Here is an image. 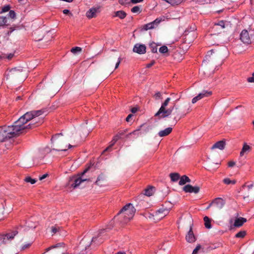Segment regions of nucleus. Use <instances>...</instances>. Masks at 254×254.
Wrapping results in <instances>:
<instances>
[{
  "instance_id": "f257e3e1",
  "label": "nucleus",
  "mask_w": 254,
  "mask_h": 254,
  "mask_svg": "<svg viewBox=\"0 0 254 254\" xmlns=\"http://www.w3.org/2000/svg\"><path fill=\"white\" fill-rule=\"evenodd\" d=\"M43 113L42 110L27 112L15 121L13 125L0 127V141H4L39 126L43 122V120L36 118Z\"/></svg>"
},
{
  "instance_id": "f03ea898",
  "label": "nucleus",
  "mask_w": 254,
  "mask_h": 254,
  "mask_svg": "<svg viewBox=\"0 0 254 254\" xmlns=\"http://www.w3.org/2000/svg\"><path fill=\"white\" fill-rule=\"evenodd\" d=\"M170 101V97L167 98L162 103L155 116L159 117V118H164L172 115L173 118V124L175 125L182 118L184 117L191 111V106L190 104H186L185 105L184 109L181 111L176 103H174L172 106L167 108V107Z\"/></svg>"
},
{
  "instance_id": "7ed1b4c3",
  "label": "nucleus",
  "mask_w": 254,
  "mask_h": 254,
  "mask_svg": "<svg viewBox=\"0 0 254 254\" xmlns=\"http://www.w3.org/2000/svg\"><path fill=\"white\" fill-rule=\"evenodd\" d=\"M51 140L53 149L58 151H65L72 146L70 144L67 146V142L62 133L55 134L52 137Z\"/></svg>"
},
{
  "instance_id": "20e7f679",
  "label": "nucleus",
  "mask_w": 254,
  "mask_h": 254,
  "mask_svg": "<svg viewBox=\"0 0 254 254\" xmlns=\"http://www.w3.org/2000/svg\"><path fill=\"white\" fill-rule=\"evenodd\" d=\"M135 211L136 210L132 204L128 203L120 211L118 215H120L123 218L122 222L123 223H127L132 219Z\"/></svg>"
},
{
  "instance_id": "39448f33",
  "label": "nucleus",
  "mask_w": 254,
  "mask_h": 254,
  "mask_svg": "<svg viewBox=\"0 0 254 254\" xmlns=\"http://www.w3.org/2000/svg\"><path fill=\"white\" fill-rule=\"evenodd\" d=\"M88 168L85 169L83 172L77 176H73L70 177L66 184V187L68 189H75L79 186V185L83 182L89 181L88 179L83 178V175L88 171Z\"/></svg>"
},
{
  "instance_id": "423d86ee",
  "label": "nucleus",
  "mask_w": 254,
  "mask_h": 254,
  "mask_svg": "<svg viewBox=\"0 0 254 254\" xmlns=\"http://www.w3.org/2000/svg\"><path fill=\"white\" fill-rule=\"evenodd\" d=\"M241 41L245 44H251L254 42V30L250 29L249 31L243 30L240 34Z\"/></svg>"
},
{
  "instance_id": "0eeeda50",
  "label": "nucleus",
  "mask_w": 254,
  "mask_h": 254,
  "mask_svg": "<svg viewBox=\"0 0 254 254\" xmlns=\"http://www.w3.org/2000/svg\"><path fill=\"white\" fill-rule=\"evenodd\" d=\"M9 77L15 78L20 80H24L27 77L26 74L22 69L12 68L7 73Z\"/></svg>"
},
{
  "instance_id": "6e6552de",
  "label": "nucleus",
  "mask_w": 254,
  "mask_h": 254,
  "mask_svg": "<svg viewBox=\"0 0 254 254\" xmlns=\"http://www.w3.org/2000/svg\"><path fill=\"white\" fill-rule=\"evenodd\" d=\"M17 234L18 231L14 230L5 234H0V245L1 244H6L8 241L12 240Z\"/></svg>"
},
{
  "instance_id": "1a4fd4ad",
  "label": "nucleus",
  "mask_w": 254,
  "mask_h": 254,
  "mask_svg": "<svg viewBox=\"0 0 254 254\" xmlns=\"http://www.w3.org/2000/svg\"><path fill=\"white\" fill-rule=\"evenodd\" d=\"M169 213L168 209L166 208H160L156 211L152 217L155 222H157L166 216Z\"/></svg>"
},
{
  "instance_id": "9d476101",
  "label": "nucleus",
  "mask_w": 254,
  "mask_h": 254,
  "mask_svg": "<svg viewBox=\"0 0 254 254\" xmlns=\"http://www.w3.org/2000/svg\"><path fill=\"white\" fill-rule=\"evenodd\" d=\"M253 185H244L242 187V193L244 199L249 197V196L252 195L254 192V190L253 189Z\"/></svg>"
},
{
  "instance_id": "9b49d317",
  "label": "nucleus",
  "mask_w": 254,
  "mask_h": 254,
  "mask_svg": "<svg viewBox=\"0 0 254 254\" xmlns=\"http://www.w3.org/2000/svg\"><path fill=\"white\" fill-rule=\"evenodd\" d=\"M100 6L93 7L89 9L86 13V16L89 19H91L97 16V14L100 12Z\"/></svg>"
},
{
  "instance_id": "f8f14e48",
  "label": "nucleus",
  "mask_w": 254,
  "mask_h": 254,
  "mask_svg": "<svg viewBox=\"0 0 254 254\" xmlns=\"http://www.w3.org/2000/svg\"><path fill=\"white\" fill-rule=\"evenodd\" d=\"M183 190L186 192L197 193L199 191L200 188L198 186L193 187L190 185H187L184 187Z\"/></svg>"
},
{
  "instance_id": "ddd939ff",
  "label": "nucleus",
  "mask_w": 254,
  "mask_h": 254,
  "mask_svg": "<svg viewBox=\"0 0 254 254\" xmlns=\"http://www.w3.org/2000/svg\"><path fill=\"white\" fill-rule=\"evenodd\" d=\"M133 51L139 54H143L146 52V46L143 44H136L133 48Z\"/></svg>"
},
{
  "instance_id": "4468645a",
  "label": "nucleus",
  "mask_w": 254,
  "mask_h": 254,
  "mask_svg": "<svg viewBox=\"0 0 254 254\" xmlns=\"http://www.w3.org/2000/svg\"><path fill=\"white\" fill-rule=\"evenodd\" d=\"M214 205L219 209H222L225 204V200L220 197H217L215 198L213 200Z\"/></svg>"
},
{
  "instance_id": "2eb2a0df",
  "label": "nucleus",
  "mask_w": 254,
  "mask_h": 254,
  "mask_svg": "<svg viewBox=\"0 0 254 254\" xmlns=\"http://www.w3.org/2000/svg\"><path fill=\"white\" fill-rule=\"evenodd\" d=\"M226 145V141L225 140H220L216 142L211 147V149H219L220 150H223L225 148Z\"/></svg>"
},
{
  "instance_id": "dca6fc26",
  "label": "nucleus",
  "mask_w": 254,
  "mask_h": 254,
  "mask_svg": "<svg viewBox=\"0 0 254 254\" xmlns=\"http://www.w3.org/2000/svg\"><path fill=\"white\" fill-rule=\"evenodd\" d=\"M186 239L189 243H193L195 241L196 239L192 232V227L190 228L188 234L186 235Z\"/></svg>"
},
{
  "instance_id": "f3484780",
  "label": "nucleus",
  "mask_w": 254,
  "mask_h": 254,
  "mask_svg": "<svg viewBox=\"0 0 254 254\" xmlns=\"http://www.w3.org/2000/svg\"><path fill=\"white\" fill-rule=\"evenodd\" d=\"M106 181V177L105 175L103 173H101L99 175L96 181L95 182V185L102 187L103 186V183Z\"/></svg>"
},
{
  "instance_id": "a211bd4d",
  "label": "nucleus",
  "mask_w": 254,
  "mask_h": 254,
  "mask_svg": "<svg viewBox=\"0 0 254 254\" xmlns=\"http://www.w3.org/2000/svg\"><path fill=\"white\" fill-rule=\"evenodd\" d=\"M215 26H220L221 28L231 27V23L229 21L221 20L214 24Z\"/></svg>"
},
{
  "instance_id": "6ab92c4d",
  "label": "nucleus",
  "mask_w": 254,
  "mask_h": 254,
  "mask_svg": "<svg viewBox=\"0 0 254 254\" xmlns=\"http://www.w3.org/2000/svg\"><path fill=\"white\" fill-rule=\"evenodd\" d=\"M247 221V219L243 217L237 218L234 222V226L236 227L242 226Z\"/></svg>"
},
{
  "instance_id": "aec40b11",
  "label": "nucleus",
  "mask_w": 254,
  "mask_h": 254,
  "mask_svg": "<svg viewBox=\"0 0 254 254\" xmlns=\"http://www.w3.org/2000/svg\"><path fill=\"white\" fill-rule=\"evenodd\" d=\"M172 131V127H168L165 129L164 130H161L159 132L158 135L160 137H163L169 135Z\"/></svg>"
},
{
  "instance_id": "412c9836",
  "label": "nucleus",
  "mask_w": 254,
  "mask_h": 254,
  "mask_svg": "<svg viewBox=\"0 0 254 254\" xmlns=\"http://www.w3.org/2000/svg\"><path fill=\"white\" fill-rule=\"evenodd\" d=\"M251 149L250 146L248 145L246 143H245L243 145V148L240 152V155L241 156H244L245 153L250 151Z\"/></svg>"
},
{
  "instance_id": "4be33fe9",
  "label": "nucleus",
  "mask_w": 254,
  "mask_h": 254,
  "mask_svg": "<svg viewBox=\"0 0 254 254\" xmlns=\"http://www.w3.org/2000/svg\"><path fill=\"white\" fill-rule=\"evenodd\" d=\"M190 182V178L186 175H183L180 178L179 184L181 186H182L185 185L187 183Z\"/></svg>"
},
{
  "instance_id": "5701e85b",
  "label": "nucleus",
  "mask_w": 254,
  "mask_h": 254,
  "mask_svg": "<svg viewBox=\"0 0 254 254\" xmlns=\"http://www.w3.org/2000/svg\"><path fill=\"white\" fill-rule=\"evenodd\" d=\"M121 138V137L120 136V135L118 134H117L115 136H114L113 139H112V140L111 142V145L109 147L106 148V149L104 150V152H105V151L108 150Z\"/></svg>"
},
{
  "instance_id": "b1692460",
  "label": "nucleus",
  "mask_w": 254,
  "mask_h": 254,
  "mask_svg": "<svg viewBox=\"0 0 254 254\" xmlns=\"http://www.w3.org/2000/svg\"><path fill=\"white\" fill-rule=\"evenodd\" d=\"M127 16L126 13L123 10H119L115 12L114 16L119 17L121 19H124Z\"/></svg>"
},
{
  "instance_id": "393cba45",
  "label": "nucleus",
  "mask_w": 254,
  "mask_h": 254,
  "mask_svg": "<svg viewBox=\"0 0 254 254\" xmlns=\"http://www.w3.org/2000/svg\"><path fill=\"white\" fill-rule=\"evenodd\" d=\"M170 177L172 181L176 182L180 179V176L179 173H173L170 174Z\"/></svg>"
},
{
  "instance_id": "a878e982",
  "label": "nucleus",
  "mask_w": 254,
  "mask_h": 254,
  "mask_svg": "<svg viewBox=\"0 0 254 254\" xmlns=\"http://www.w3.org/2000/svg\"><path fill=\"white\" fill-rule=\"evenodd\" d=\"M212 94L211 91H203L201 93H199L198 96H199L200 99L204 97H208Z\"/></svg>"
},
{
  "instance_id": "bb28decb",
  "label": "nucleus",
  "mask_w": 254,
  "mask_h": 254,
  "mask_svg": "<svg viewBox=\"0 0 254 254\" xmlns=\"http://www.w3.org/2000/svg\"><path fill=\"white\" fill-rule=\"evenodd\" d=\"M204 221L205 227L207 229H210L211 227L210 219L207 216H205L203 218Z\"/></svg>"
},
{
  "instance_id": "cd10ccee",
  "label": "nucleus",
  "mask_w": 254,
  "mask_h": 254,
  "mask_svg": "<svg viewBox=\"0 0 254 254\" xmlns=\"http://www.w3.org/2000/svg\"><path fill=\"white\" fill-rule=\"evenodd\" d=\"M140 134H141V133L139 131V129H136V130H135L127 134L126 137L127 138H128L131 135H134L135 136V137H138V136H139Z\"/></svg>"
},
{
  "instance_id": "c85d7f7f",
  "label": "nucleus",
  "mask_w": 254,
  "mask_h": 254,
  "mask_svg": "<svg viewBox=\"0 0 254 254\" xmlns=\"http://www.w3.org/2000/svg\"><path fill=\"white\" fill-rule=\"evenodd\" d=\"M51 229V232L53 233V235H54L57 233V232H59L61 229V227L57 225H55L54 226H52Z\"/></svg>"
},
{
  "instance_id": "c756f323",
  "label": "nucleus",
  "mask_w": 254,
  "mask_h": 254,
  "mask_svg": "<svg viewBox=\"0 0 254 254\" xmlns=\"http://www.w3.org/2000/svg\"><path fill=\"white\" fill-rule=\"evenodd\" d=\"M223 182L224 184H225L226 185H230V184L234 185L236 183V180H231L229 178H225L223 180Z\"/></svg>"
},
{
  "instance_id": "7c9ffc66",
  "label": "nucleus",
  "mask_w": 254,
  "mask_h": 254,
  "mask_svg": "<svg viewBox=\"0 0 254 254\" xmlns=\"http://www.w3.org/2000/svg\"><path fill=\"white\" fill-rule=\"evenodd\" d=\"M155 27V25H154L153 23L152 22H150L149 23L145 24L143 28L144 30H147L149 29H151L154 28Z\"/></svg>"
},
{
  "instance_id": "2f4dec72",
  "label": "nucleus",
  "mask_w": 254,
  "mask_h": 254,
  "mask_svg": "<svg viewBox=\"0 0 254 254\" xmlns=\"http://www.w3.org/2000/svg\"><path fill=\"white\" fill-rule=\"evenodd\" d=\"M149 47L151 49V51L152 53H157V45L154 43H151L149 45Z\"/></svg>"
},
{
  "instance_id": "473e14b6",
  "label": "nucleus",
  "mask_w": 254,
  "mask_h": 254,
  "mask_svg": "<svg viewBox=\"0 0 254 254\" xmlns=\"http://www.w3.org/2000/svg\"><path fill=\"white\" fill-rule=\"evenodd\" d=\"M24 181L26 182V183H29L31 184H34L37 182V180L31 178L30 177L28 176L25 177V178L24 179Z\"/></svg>"
},
{
  "instance_id": "72a5a7b5",
  "label": "nucleus",
  "mask_w": 254,
  "mask_h": 254,
  "mask_svg": "<svg viewBox=\"0 0 254 254\" xmlns=\"http://www.w3.org/2000/svg\"><path fill=\"white\" fill-rule=\"evenodd\" d=\"M246 235V232L245 231H241L237 233L235 235L236 238H243Z\"/></svg>"
},
{
  "instance_id": "f704fd0d",
  "label": "nucleus",
  "mask_w": 254,
  "mask_h": 254,
  "mask_svg": "<svg viewBox=\"0 0 254 254\" xmlns=\"http://www.w3.org/2000/svg\"><path fill=\"white\" fill-rule=\"evenodd\" d=\"M153 187H150L145 190V195L147 196H151L153 194Z\"/></svg>"
},
{
  "instance_id": "c9c22d12",
  "label": "nucleus",
  "mask_w": 254,
  "mask_h": 254,
  "mask_svg": "<svg viewBox=\"0 0 254 254\" xmlns=\"http://www.w3.org/2000/svg\"><path fill=\"white\" fill-rule=\"evenodd\" d=\"M7 19L6 17L0 16V26H2L6 25Z\"/></svg>"
},
{
  "instance_id": "e433bc0d",
  "label": "nucleus",
  "mask_w": 254,
  "mask_h": 254,
  "mask_svg": "<svg viewBox=\"0 0 254 254\" xmlns=\"http://www.w3.org/2000/svg\"><path fill=\"white\" fill-rule=\"evenodd\" d=\"M10 9V6L9 5H4L3 7H2L1 10L0 12V13H2L4 12H7V11H9Z\"/></svg>"
},
{
  "instance_id": "4c0bfd02",
  "label": "nucleus",
  "mask_w": 254,
  "mask_h": 254,
  "mask_svg": "<svg viewBox=\"0 0 254 254\" xmlns=\"http://www.w3.org/2000/svg\"><path fill=\"white\" fill-rule=\"evenodd\" d=\"M159 51L162 54H165L168 52V49L167 46H163L160 48Z\"/></svg>"
},
{
  "instance_id": "58836bf2",
  "label": "nucleus",
  "mask_w": 254,
  "mask_h": 254,
  "mask_svg": "<svg viewBox=\"0 0 254 254\" xmlns=\"http://www.w3.org/2000/svg\"><path fill=\"white\" fill-rule=\"evenodd\" d=\"M82 50V49L80 47H75L72 48L71 49V52H72L73 54H76L77 52H80Z\"/></svg>"
},
{
  "instance_id": "ea45409f",
  "label": "nucleus",
  "mask_w": 254,
  "mask_h": 254,
  "mask_svg": "<svg viewBox=\"0 0 254 254\" xmlns=\"http://www.w3.org/2000/svg\"><path fill=\"white\" fill-rule=\"evenodd\" d=\"M154 98L155 100H157L159 99H162V95L161 92H157L154 95Z\"/></svg>"
},
{
  "instance_id": "a19ab883",
  "label": "nucleus",
  "mask_w": 254,
  "mask_h": 254,
  "mask_svg": "<svg viewBox=\"0 0 254 254\" xmlns=\"http://www.w3.org/2000/svg\"><path fill=\"white\" fill-rule=\"evenodd\" d=\"M8 16L11 19H14L16 17V13L14 10H9Z\"/></svg>"
},
{
  "instance_id": "79ce46f5",
  "label": "nucleus",
  "mask_w": 254,
  "mask_h": 254,
  "mask_svg": "<svg viewBox=\"0 0 254 254\" xmlns=\"http://www.w3.org/2000/svg\"><path fill=\"white\" fill-rule=\"evenodd\" d=\"M62 245V244L59 243V244H56L55 245L52 246L51 247H49L48 248H47L46 249V252H48V251H50L52 249H54V248H57V247H59L61 246Z\"/></svg>"
},
{
  "instance_id": "37998d69",
  "label": "nucleus",
  "mask_w": 254,
  "mask_h": 254,
  "mask_svg": "<svg viewBox=\"0 0 254 254\" xmlns=\"http://www.w3.org/2000/svg\"><path fill=\"white\" fill-rule=\"evenodd\" d=\"M131 11L133 13H137L140 11V7L138 6H135L131 8Z\"/></svg>"
},
{
  "instance_id": "c03bdc74",
  "label": "nucleus",
  "mask_w": 254,
  "mask_h": 254,
  "mask_svg": "<svg viewBox=\"0 0 254 254\" xmlns=\"http://www.w3.org/2000/svg\"><path fill=\"white\" fill-rule=\"evenodd\" d=\"M31 245H32V243H29L24 244V245H23L22 246L21 250H25L27 249H28L29 248H30V247L31 246Z\"/></svg>"
},
{
  "instance_id": "a18cd8bd",
  "label": "nucleus",
  "mask_w": 254,
  "mask_h": 254,
  "mask_svg": "<svg viewBox=\"0 0 254 254\" xmlns=\"http://www.w3.org/2000/svg\"><path fill=\"white\" fill-rule=\"evenodd\" d=\"M201 248V246L200 245H197L196 248L193 250L192 254H197L198 251Z\"/></svg>"
},
{
  "instance_id": "49530a36",
  "label": "nucleus",
  "mask_w": 254,
  "mask_h": 254,
  "mask_svg": "<svg viewBox=\"0 0 254 254\" xmlns=\"http://www.w3.org/2000/svg\"><path fill=\"white\" fill-rule=\"evenodd\" d=\"M212 0H197V1L202 4L211 3Z\"/></svg>"
},
{
  "instance_id": "de8ad7c7",
  "label": "nucleus",
  "mask_w": 254,
  "mask_h": 254,
  "mask_svg": "<svg viewBox=\"0 0 254 254\" xmlns=\"http://www.w3.org/2000/svg\"><path fill=\"white\" fill-rule=\"evenodd\" d=\"M162 21L161 18H156L155 20H154L152 22L153 23L154 25H155V27L157 26L159 23Z\"/></svg>"
},
{
  "instance_id": "09e8293b",
  "label": "nucleus",
  "mask_w": 254,
  "mask_h": 254,
  "mask_svg": "<svg viewBox=\"0 0 254 254\" xmlns=\"http://www.w3.org/2000/svg\"><path fill=\"white\" fill-rule=\"evenodd\" d=\"M247 81L250 83L254 82V72L252 73V76L249 77L247 78Z\"/></svg>"
},
{
  "instance_id": "8fccbe9b",
  "label": "nucleus",
  "mask_w": 254,
  "mask_h": 254,
  "mask_svg": "<svg viewBox=\"0 0 254 254\" xmlns=\"http://www.w3.org/2000/svg\"><path fill=\"white\" fill-rule=\"evenodd\" d=\"M200 100V98H199V96H198V95L194 97V98H193V99H192V104H194L197 101H198V100Z\"/></svg>"
},
{
  "instance_id": "3c124183",
  "label": "nucleus",
  "mask_w": 254,
  "mask_h": 254,
  "mask_svg": "<svg viewBox=\"0 0 254 254\" xmlns=\"http://www.w3.org/2000/svg\"><path fill=\"white\" fill-rule=\"evenodd\" d=\"M236 164V163L235 162L233 161H230L229 162H228V166L229 167H234Z\"/></svg>"
},
{
  "instance_id": "603ef678",
  "label": "nucleus",
  "mask_w": 254,
  "mask_h": 254,
  "mask_svg": "<svg viewBox=\"0 0 254 254\" xmlns=\"http://www.w3.org/2000/svg\"><path fill=\"white\" fill-rule=\"evenodd\" d=\"M155 64V61L154 60L152 61L149 64H148L146 65V67L150 68L152 65H153Z\"/></svg>"
},
{
  "instance_id": "864d4df0",
  "label": "nucleus",
  "mask_w": 254,
  "mask_h": 254,
  "mask_svg": "<svg viewBox=\"0 0 254 254\" xmlns=\"http://www.w3.org/2000/svg\"><path fill=\"white\" fill-rule=\"evenodd\" d=\"M104 231V230H101V231L100 232L99 235L98 236V237H94L92 238L91 240V243H94L96 241L98 238H99L101 236V234Z\"/></svg>"
},
{
  "instance_id": "5fc2aeb1",
  "label": "nucleus",
  "mask_w": 254,
  "mask_h": 254,
  "mask_svg": "<svg viewBox=\"0 0 254 254\" xmlns=\"http://www.w3.org/2000/svg\"><path fill=\"white\" fill-rule=\"evenodd\" d=\"M48 174H44L42 176L39 177V180H42L48 177Z\"/></svg>"
},
{
  "instance_id": "6e6d98bb",
  "label": "nucleus",
  "mask_w": 254,
  "mask_h": 254,
  "mask_svg": "<svg viewBox=\"0 0 254 254\" xmlns=\"http://www.w3.org/2000/svg\"><path fill=\"white\" fill-rule=\"evenodd\" d=\"M121 61V58H118V61L117 63L116 64V66H115V68L116 69L117 68L119 67V65L120 64Z\"/></svg>"
},
{
  "instance_id": "4d7b16f0",
  "label": "nucleus",
  "mask_w": 254,
  "mask_h": 254,
  "mask_svg": "<svg viewBox=\"0 0 254 254\" xmlns=\"http://www.w3.org/2000/svg\"><path fill=\"white\" fill-rule=\"evenodd\" d=\"M143 0H130V1L132 3H138V2H142Z\"/></svg>"
},
{
  "instance_id": "13d9d810",
  "label": "nucleus",
  "mask_w": 254,
  "mask_h": 254,
  "mask_svg": "<svg viewBox=\"0 0 254 254\" xmlns=\"http://www.w3.org/2000/svg\"><path fill=\"white\" fill-rule=\"evenodd\" d=\"M125 133V130H122V131H119L118 133V134L120 135V136L121 137H122V136L124 135Z\"/></svg>"
},
{
  "instance_id": "bf43d9fd",
  "label": "nucleus",
  "mask_w": 254,
  "mask_h": 254,
  "mask_svg": "<svg viewBox=\"0 0 254 254\" xmlns=\"http://www.w3.org/2000/svg\"><path fill=\"white\" fill-rule=\"evenodd\" d=\"M14 56V54H9L7 57V58L8 59V60H11Z\"/></svg>"
},
{
  "instance_id": "052dcab7",
  "label": "nucleus",
  "mask_w": 254,
  "mask_h": 254,
  "mask_svg": "<svg viewBox=\"0 0 254 254\" xmlns=\"http://www.w3.org/2000/svg\"><path fill=\"white\" fill-rule=\"evenodd\" d=\"M132 115H131V114H129V115H128L127 116V117L126 118V121H127V122H129V121L130 119L132 117Z\"/></svg>"
},
{
  "instance_id": "680f3d73",
  "label": "nucleus",
  "mask_w": 254,
  "mask_h": 254,
  "mask_svg": "<svg viewBox=\"0 0 254 254\" xmlns=\"http://www.w3.org/2000/svg\"><path fill=\"white\" fill-rule=\"evenodd\" d=\"M63 13L65 14L69 13L71 15H72V14L69 13V11L68 9H64L63 10Z\"/></svg>"
},
{
  "instance_id": "e2e57ef3",
  "label": "nucleus",
  "mask_w": 254,
  "mask_h": 254,
  "mask_svg": "<svg viewBox=\"0 0 254 254\" xmlns=\"http://www.w3.org/2000/svg\"><path fill=\"white\" fill-rule=\"evenodd\" d=\"M137 109L136 108H132L131 110V111L132 113H135L137 112Z\"/></svg>"
},
{
  "instance_id": "0e129e2a",
  "label": "nucleus",
  "mask_w": 254,
  "mask_h": 254,
  "mask_svg": "<svg viewBox=\"0 0 254 254\" xmlns=\"http://www.w3.org/2000/svg\"><path fill=\"white\" fill-rule=\"evenodd\" d=\"M14 29L13 28L11 27V28H10V31H9L7 32V34H8V35L10 34L11 33V32H12L13 31H14Z\"/></svg>"
},
{
  "instance_id": "69168bd1",
  "label": "nucleus",
  "mask_w": 254,
  "mask_h": 254,
  "mask_svg": "<svg viewBox=\"0 0 254 254\" xmlns=\"http://www.w3.org/2000/svg\"><path fill=\"white\" fill-rule=\"evenodd\" d=\"M214 205V204L213 203V201L209 204V205L207 207V209H209L212 205Z\"/></svg>"
},
{
  "instance_id": "338daca9",
  "label": "nucleus",
  "mask_w": 254,
  "mask_h": 254,
  "mask_svg": "<svg viewBox=\"0 0 254 254\" xmlns=\"http://www.w3.org/2000/svg\"><path fill=\"white\" fill-rule=\"evenodd\" d=\"M203 65L205 66L207 65L206 62L205 61H203L202 63Z\"/></svg>"
},
{
  "instance_id": "774afa93",
  "label": "nucleus",
  "mask_w": 254,
  "mask_h": 254,
  "mask_svg": "<svg viewBox=\"0 0 254 254\" xmlns=\"http://www.w3.org/2000/svg\"><path fill=\"white\" fill-rule=\"evenodd\" d=\"M116 254H124L123 253H122L121 252H118Z\"/></svg>"
}]
</instances>
